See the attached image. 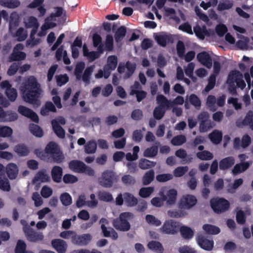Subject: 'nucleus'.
I'll use <instances>...</instances> for the list:
<instances>
[{
	"label": "nucleus",
	"mask_w": 253,
	"mask_h": 253,
	"mask_svg": "<svg viewBox=\"0 0 253 253\" xmlns=\"http://www.w3.org/2000/svg\"><path fill=\"white\" fill-rule=\"evenodd\" d=\"M196 156L200 160L205 161L211 160L213 157V154L207 150L199 152L197 153Z\"/></svg>",
	"instance_id": "obj_46"
},
{
	"label": "nucleus",
	"mask_w": 253,
	"mask_h": 253,
	"mask_svg": "<svg viewBox=\"0 0 253 253\" xmlns=\"http://www.w3.org/2000/svg\"><path fill=\"white\" fill-rule=\"evenodd\" d=\"M26 247V244L24 241L18 240L14 250L15 253H24Z\"/></svg>",
	"instance_id": "obj_61"
},
{
	"label": "nucleus",
	"mask_w": 253,
	"mask_h": 253,
	"mask_svg": "<svg viewBox=\"0 0 253 253\" xmlns=\"http://www.w3.org/2000/svg\"><path fill=\"white\" fill-rule=\"evenodd\" d=\"M126 67L127 69V71L125 75V78L128 79L129 78L134 72L136 69V65L128 61L126 62Z\"/></svg>",
	"instance_id": "obj_51"
},
{
	"label": "nucleus",
	"mask_w": 253,
	"mask_h": 253,
	"mask_svg": "<svg viewBox=\"0 0 253 253\" xmlns=\"http://www.w3.org/2000/svg\"><path fill=\"white\" fill-rule=\"evenodd\" d=\"M59 198L62 204L64 206H70L72 203V197L68 193L61 194Z\"/></svg>",
	"instance_id": "obj_48"
},
{
	"label": "nucleus",
	"mask_w": 253,
	"mask_h": 253,
	"mask_svg": "<svg viewBox=\"0 0 253 253\" xmlns=\"http://www.w3.org/2000/svg\"><path fill=\"white\" fill-rule=\"evenodd\" d=\"M26 54L24 52L13 50L9 57V61H17L23 60L26 58Z\"/></svg>",
	"instance_id": "obj_32"
},
{
	"label": "nucleus",
	"mask_w": 253,
	"mask_h": 253,
	"mask_svg": "<svg viewBox=\"0 0 253 253\" xmlns=\"http://www.w3.org/2000/svg\"><path fill=\"white\" fill-rule=\"evenodd\" d=\"M235 164V159L233 157L229 156L222 159L219 163L220 170H225L231 168Z\"/></svg>",
	"instance_id": "obj_16"
},
{
	"label": "nucleus",
	"mask_w": 253,
	"mask_h": 253,
	"mask_svg": "<svg viewBox=\"0 0 253 253\" xmlns=\"http://www.w3.org/2000/svg\"><path fill=\"white\" fill-rule=\"evenodd\" d=\"M147 247L148 249L157 253H163L164 250L162 244L156 241H150L147 244Z\"/></svg>",
	"instance_id": "obj_28"
},
{
	"label": "nucleus",
	"mask_w": 253,
	"mask_h": 253,
	"mask_svg": "<svg viewBox=\"0 0 253 253\" xmlns=\"http://www.w3.org/2000/svg\"><path fill=\"white\" fill-rule=\"evenodd\" d=\"M180 232L182 237L185 239H190L194 236V231L191 228L186 226L180 228Z\"/></svg>",
	"instance_id": "obj_37"
},
{
	"label": "nucleus",
	"mask_w": 253,
	"mask_h": 253,
	"mask_svg": "<svg viewBox=\"0 0 253 253\" xmlns=\"http://www.w3.org/2000/svg\"><path fill=\"white\" fill-rule=\"evenodd\" d=\"M203 228L209 234L216 235L220 232V229L219 227L209 224H204Z\"/></svg>",
	"instance_id": "obj_42"
},
{
	"label": "nucleus",
	"mask_w": 253,
	"mask_h": 253,
	"mask_svg": "<svg viewBox=\"0 0 253 253\" xmlns=\"http://www.w3.org/2000/svg\"><path fill=\"white\" fill-rule=\"evenodd\" d=\"M156 165V162L151 161L145 158H141L138 163L139 168L143 170L150 169L154 168Z\"/></svg>",
	"instance_id": "obj_25"
},
{
	"label": "nucleus",
	"mask_w": 253,
	"mask_h": 253,
	"mask_svg": "<svg viewBox=\"0 0 253 253\" xmlns=\"http://www.w3.org/2000/svg\"><path fill=\"white\" fill-rule=\"evenodd\" d=\"M0 189L3 191L9 192L11 189L9 181L5 174L0 173Z\"/></svg>",
	"instance_id": "obj_33"
},
{
	"label": "nucleus",
	"mask_w": 253,
	"mask_h": 253,
	"mask_svg": "<svg viewBox=\"0 0 253 253\" xmlns=\"http://www.w3.org/2000/svg\"><path fill=\"white\" fill-rule=\"evenodd\" d=\"M186 137L183 135L174 136L171 140V143L174 146H180L186 142Z\"/></svg>",
	"instance_id": "obj_57"
},
{
	"label": "nucleus",
	"mask_w": 253,
	"mask_h": 253,
	"mask_svg": "<svg viewBox=\"0 0 253 253\" xmlns=\"http://www.w3.org/2000/svg\"><path fill=\"white\" fill-rule=\"evenodd\" d=\"M41 180L42 182H48L50 181V177L44 172L39 171L35 176L33 181L34 182Z\"/></svg>",
	"instance_id": "obj_45"
},
{
	"label": "nucleus",
	"mask_w": 253,
	"mask_h": 253,
	"mask_svg": "<svg viewBox=\"0 0 253 253\" xmlns=\"http://www.w3.org/2000/svg\"><path fill=\"white\" fill-rule=\"evenodd\" d=\"M145 219L148 223L156 226H159L162 223L161 221L159 219H157L155 216L152 215H146Z\"/></svg>",
	"instance_id": "obj_62"
},
{
	"label": "nucleus",
	"mask_w": 253,
	"mask_h": 253,
	"mask_svg": "<svg viewBox=\"0 0 253 253\" xmlns=\"http://www.w3.org/2000/svg\"><path fill=\"white\" fill-rule=\"evenodd\" d=\"M210 204L214 212L218 214L225 212L230 208L229 201L223 198H212Z\"/></svg>",
	"instance_id": "obj_4"
},
{
	"label": "nucleus",
	"mask_w": 253,
	"mask_h": 253,
	"mask_svg": "<svg viewBox=\"0 0 253 253\" xmlns=\"http://www.w3.org/2000/svg\"><path fill=\"white\" fill-rule=\"evenodd\" d=\"M216 77L215 75L211 74L208 79V84L205 88V91L206 92H209L212 89L215 84L216 82Z\"/></svg>",
	"instance_id": "obj_58"
},
{
	"label": "nucleus",
	"mask_w": 253,
	"mask_h": 253,
	"mask_svg": "<svg viewBox=\"0 0 253 253\" xmlns=\"http://www.w3.org/2000/svg\"><path fill=\"white\" fill-rule=\"evenodd\" d=\"M233 6V2L229 0H226L224 2H220L218 3L217 9L219 11H222L224 10H228L231 8Z\"/></svg>",
	"instance_id": "obj_55"
},
{
	"label": "nucleus",
	"mask_w": 253,
	"mask_h": 253,
	"mask_svg": "<svg viewBox=\"0 0 253 253\" xmlns=\"http://www.w3.org/2000/svg\"><path fill=\"white\" fill-rule=\"evenodd\" d=\"M5 94L11 101H15L17 96L16 89L11 87L5 90Z\"/></svg>",
	"instance_id": "obj_64"
},
{
	"label": "nucleus",
	"mask_w": 253,
	"mask_h": 253,
	"mask_svg": "<svg viewBox=\"0 0 253 253\" xmlns=\"http://www.w3.org/2000/svg\"><path fill=\"white\" fill-rule=\"evenodd\" d=\"M159 195L163 198V201H166L167 205L171 206L176 202L177 191L175 189H170L166 191L163 188L160 191Z\"/></svg>",
	"instance_id": "obj_5"
},
{
	"label": "nucleus",
	"mask_w": 253,
	"mask_h": 253,
	"mask_svg": "<svg viewBox=\"0 0 253 253\" xmlns=\"http://www.w3.org/2000/svg\"><path fill=\"white\" fill-rule=\"evenodd\" d=\"M63 174V169L61 167L55 166L53 167L51 170V175L53 181L56 183L61 181Z\"/></svg>",
	"instance_id": "obj_17"
},
{
	"label": "nucleus",
	"mask_w": 253,
	"mask_h": 253,
	"mask_svg": "<svg viewBox=\"0 0 253 253\" xmlns=\"http://www.w3.org/2000/svg\"><path fill=\"white\" fill-rule=\"evenodd\" d=\"M18 112L22 115L30 118L32 121L38 123L39 121V117L37 114L31 109L20 105L18 108Z\"/></svg>",
	"instance_id": "obj_11"
},
{
	"label": "nucleus",
	"mask_w": 253,
	"mask_h": 253,
	"mask_svg": "<svg viewBox=\"0 0 253 253\" xmlns=\"http://www.w3.org/2000/svg\"><path fill=\"white\" fill-rule=\"evenodd\" d=\"M13 37L17 38L19 42L24 41L27 37V32L23 27H20L15 32Z\"/></svg>",
	"instance_id": "obj_44"
},
{
	"label": "nucleus",
	"mask_w": 253,
	"mask_h": 253,
	"mask_svg": "<svg viewBox=\"0 0 253 253\" xmlns=\"http://www.w3.org/2000/svg\"><path fill=\"white\" fill-rule=\"evenodd\" d=\"M98 197L99 200L102 201L110 202L113 201L112 195L106 191H103L99 192Z\"/></svg>",
	"instance_id": "obj_50"
},
{
	"label": "nucleus",
	"mask_w": 253,
	"mask_h": 253,
	"mask_svg": "<svg viewBox=\"0 0 253 253\" xmlns=\"http://www.w3.org/2000/svg\"><path fill=\"white\" fill-rule=\"evenodd\" d=\"M51 244L57 253H66L68 245L64 240L60 239H55L51 241Z\"/></svg>",
	"instance_id": "obj_13"
},
{
	"label": "nucleus",
	"mask_w": 253,
	"mask_h": 253,
	"mask_svg": "<svg viewBox=\"0 0 253 253\" xmlns=\"http://www.w3.org/2000/svg\"><path fill=\"white\" fill-rule=\"evenodd\" d=\"M198 61L203 66L208 69L211 68L212 65V59L210 54L206 51H202L197 55Z\"/></svg>",
	"instance_id": "obj_12"
},
{
	"label": "nucleus",
	"mask_w": 253,
	"mask_h": 253,
	"mask_svg": "<svg viewBox=\"0 0 253 253\" xmlns=\"http://www.w3.org/2000/svg\"><path fill=\"white\" fill-rule=\"evenodd\" d=\"M27 240L32 243L42 242L44 239V235L41 232H38L31 228L24 233Z\"/></svg>",
	"instance_id": "obj_8"
},
{
	"label": "nucleus",
	"mask_w": 253,
	"mask_h": 253,
	"mask_svg": "<svg viewBox=\"0 0 253 253\" xmlns=\"http://www.w3.org/2000/svg\"><path fill=\"white\" fill-rule=\"evenodd\" d=\"M92 236L89 233L78 235L76 233L72 236V243L80 246H86L91 241Z\"/></svg>",
	"instance_id": "obj_7"
},
{
	"label": "nucleus",
	"mask_w": 253,
	"mask_h": 253,
	"mask_svg": "<svg viewBox=\"0 0 253 253\" xmlns=\"http://www.w3.org/2000/svg\"><path fill=\"white\" fill-rule=\"evenodd\" d=\"M156 100L157 103L160 105L159 107L165 109V108L167 109L171 108V100H169L164 95L162 94L158 95Z\"/></svg>",
	"instance_id": "obj_26"
},
{
	"label": "nucleus",
	"mask_w": 253,
	"mask_h": 253,
	"mask_svg": "<svg viewBox=\"0 0 253 253\" xmlns=\"http://www.w3.org/2000/svg\"><path fill=\"white\" fill-rule=\"evenodd\" d=\"M154 191L153 187H142L139 190V195L141 197L146 198L149 197Z\"/></svg>",
	"instance_id": "obj_54"
},
{
	"label": "nucleus",
	"mask_w": 253,
	"mask_h": 253,
	"mask_svg": "<svg viewBox=\"0 0 253 253\" xmlns=\"http://www.w3.org/2000/svg\"><path fill=\"white\" fill-rule=\"evenodd\" d=\"M14 152L20 157H24L29 155L30 150L24 144H18L14 148Z\"/></svg>",
	"instance_id": "obj_23"
},
{
	"label": "nucleus",
	"mask_w": 253,
	"mask_h": 253,
	"mask_svg": "<svg viewBox=\"0 0 253 253\" xmlns=\"http://www.w3.org/2000/svg\"><path fill=\"white\" fill-rule=\"evenodd\" d=\"M18 119V115L15 112L12 111H4L0 107V122H12Z\"/></svg>",
	"instance_id": "obj_15"
},
{
	"label": "nucleus",
	"mask_w": 253,
	"mask_h": 253,
	"mask_svg": "<svg viewBox=\"0 0 253 253\" xmlns=\"http://www.w3.org/2000/svg\"><path fill=\"white\" fill-rule=\"evenodd\" d=\"M118 59L117 56L115 55H111L108 57L107 63L105 65L108 68L111 70H114L117 66Z\"/></svg>",
	"instance_id": "obj_52"
},
{
	"label": "nucleus",
	"mask_w": 253,
	"mask_h": 253,
	"mask_svg": "<svg viewBox=\"0 0 253 253\" xmlns=\"http://www.w3.org/2000/svg\"><path fill=\"white\" fill-rule=\"evenodd\" d=\"M190 103L196 109H199L201 106V101L199 97L195 94H192L189 98Z\"/></svg>",
	"instance_id": "obj_59"
},
{
	"label": "nucleus",
	"mask_w": 253,
	"mask_h": 253,
	"mask_svg": "<svg viewBox=\"0 0 253 253\" xmlns=\"http://www.w3.org/2000/svg\"><path fill=\"white\" fill-rule=\"evenodd\" d=\"M52 129L56 135L60 138L65 137V132L64 129L60 125L58 124L57 120H52L51 122Z\"/></svg>",
	"instance_id": "obj_24"
},
{
	"label": "nucleus",
	"mask_w": 253,
	"mask_h": 253,
	"mask_svg": "<svg viewBox=\"0 0 253 253\" xmlns=\"http://www.w3.org/2000/svg\"><path fill=\"white\" fill-rule=\"evenodd\" d=\"M20 4L18 0H0V5L9 8H15Z\"/></svg>",
	"instance_id": "obj_35"
},
{
	"label": "nucleus",
	"mask_w": 253,
	"mask_h": 253,
	"mask_svg": "<svg viewBox=\"0 0 253 253\" xmlns=\"http://www.w3.org/2000/svg\"><path fill=\"white\" fill-rule=\"evenodd\" d=\"M253 122V112L249 110L246 114L244 120L241 122H237V126H249Z\"/></svg>",
	"instance_id": "obj_36"
},
{
	"label": "nucleus",
	"mask_w": 253,
	"mask_h": 253,
	"mask_svg": "<svg viewBox=\"0 0 253 253\" xmlns=\"http://www.w3.org/2000/svg\"><path fill=\"white\" fill-rule=\"evenodd\" d=\"M101 228L104 237H111L113 240H116L118 238V233L113 228H110L109 230H108L104 224H101Z\"/></svg>",
	"instance_id": "obj_29"
},
{
	"label": "nucleus",
	"mask_w": 253,
	"mask_h": 253,
	"mask_svg": "<svg viewBox=\"0 0 253 253\" xmlns=\"http://www.w3.org/2000/svg\"><path fill=\"white\" fill-rule=\"evenodd\" d=\"M119 180V176L113 170L106 169L98 178V184L103 188H110L117 184Z\"/></svg>",
	"instance_id": "obj_2"
},
{
	"label": "nucleus",
	"mask_w": 253,
	"mask_h": 253,
	"mask_svg": "<svg viewBox=\"0 0 253 253\" xmlns=\"http://www.w3.org/2000/svg\"><path fill=\"white\" fill-rule=\"evenodd\" d=\"M6 172L9 179H15L18 174V169L17 165L14 163H10L6 166Z\"/></svg>",
	"instance_id": "obj_20"
},
{
	"label": "nucleus",
	"mask_w": 253,
	"mask_h": 253,
	"mask_svg": "<svg viewBox=\"0 0 253 253\" xmlns=\"http://www.w3.org/2000/svg\"><path fill=\"white\" fill-rule=\"evenodd\" d=\"M133 217L132 213L130 212H124L120 213L119 216L113 220V226L117 230L126 232L131 227L129 220Z\"/></svg>",
	"instance_id": "obj_3"
},
{
	"label": "nucleus",
	"mask_w": 253,
	"mask_h": 253,
	"mask_svg": "<svg viewBox=\"0 0 253 253\" xmlns=\"http://www.w3.org/2000/svg\"><path fill=\"white\" fill-rule=\"evenodd\" d=\"M197 203L196 198L192 195L183 196L179 202V208L189 210L193 207Z\"/></svg>",
	"instance_id": "obj_6"
},
{
	"label": "nucleus",
	"mask_w": 253,
	"mask_h": 253,
	"mask_svg": "<svg viewBox=\"0 0 253 253\" xmlns=\"http://www.w3.org/2000/svg\"><path fill=\"white\" fill-rule=\"evenodd\" d=\"M173 175L171 173L160 174L156 176V179L159 182H165L171 180Z\"/></svg>",
	"instance_id": "obj_63"
},
{
	"label": "nucleus",
	"mask_w": 253,
	"mask_h": 253,
	"mask_svg": "<svg viewBox=\"0 0 253 253\" xmlns=\"http://www.w3.org/2000/svg\"><path fill=\"white\" fill-rule=\"evenodd\" d=\"M13 133L12 129L8 126H0V137H9Z\"/></svg>",
	"instance_id": "obj_49"
},
{
	"label": "nucleus",
	"mask_w": 253,
	"mask_h": 253,
	"mask_svg": "<svg viewBox=\"0 0 253 253\" xmlns=\"http://www.w3.org/2000/svg\"><path fill=\"white\" fill-rule=\"evenodd\" d=\"M69 168L74 172L81 173L85 164L80 160H72L69 163Z\"/></svg>",
	"instance_id": "obj_19"
},
{
	"label": "nucleus",
	"mask_w": 253,
	"mask_h": 253,
	"mask_svg": "<svg viewBox=\"0 0 253 253\" xmlns=\"http://www.w3.org/2000/svg\"><path fill=\"white\" fill-rule=\"evenodd\" d=\"M94 68V66L93 65L87 67L84 71L83 76H82L81 79L86 85L90 83L91 76L93 72Z\"/></svg>",
	"instance_id": "obj_31"
},
{
	"label": "nucleus",
	"mask_w": 253,
	"mask_h": 253,
	"mask_svg": "<svg viewBox=\"0 0 253 253\" xmlns=\"http://www.w3.org/2000/svg\"><path fill=\"white\" fill-rule=\"evenodd\" d=\"M229 75H232L233 80L236 83L238 88L243 89L246 86V84L243 80V74L239 71L234 70L229 72Z\"/></svg>",
	"instance_id": "obj_14"
},
{
	"label": "nucleus",
	"mask_w": 253,
	"mask_h": 253,
	"mask_svg": "<svg viewBox=\"0 0 253 253\" xmlns=\"http://www.w3.org/2000/svg\"><path fill=\"white\" fill-rule=\"evenodd\" d=\"M51 156L53 162L57 164H60L62 163L65 159V157L63 153L60 149L55 153L52 154Z\"/></svg>",
	"instance_id": "obj_56"
},
{
	"label": "nucleus",
	"mask_w": 253,
	"mask_h": 253,
	"mask_svg": "<svg viewBox=\"0 0 253 253\" xmlns=\"http://www.w3.org/2000/svg\"><path fill=\"white\" fill-rule=\"evenodd\" d=\"M130 94L131 95H135L137 101L140 102L146 97L147 93L144 90L131 89Z\"/></svg>",
	"instance_id": "obj_47"
},
{
	"label": "nucleus",
	"mask_w": 253,
	"mask_h": 253,
	"mask_svg": "<svg viewBox=\"0 0 253 253\" xmlns=\"http://www.w3.org/2000/svg\"><path fill=\"white\" fill-rule=\"evenodd\" d=\"M159 145L160 143L156 142L155 145L146 148L143 152L144 157L147 158H154L156 156L158 153Z\"/></svg>",
	"instance_id": "obj_21"
},
{
	"label": "nucleus",
	"mask_w": 253,
	"mask_h": 253,
	"mask_svg": "<svg viewBox=\"0 0 253 253\" xmlns=\"http://www.w3.org/2000/svg\"><path fill=\"white\" fill-rule=\"evenodd\" d=\"M227 84H228V90L232 95H236L237 94L236 87L235 85L234 81L233 80L232 75L228 74Z\"/></svg>",
	"instance_id": "obj_53"
},
{
	"label": "nucleus",
	"mask_w": 253,
	"mask_h": 253,
	"mask_svg": "<svg viewBox=\"0 0 253 253\" xmlns=\"http://www.w3.org/2000/svg\"><path fill=\"white\" fill-rule=\"evenodd\" d=\"M97 144L93 140L88 141L84 146L85 152L86 154H94L96 152Z\"/></svg>",
	"instance_id": "obj_38"
},
{
	"label": "nucleus",
	"mask_w": 253,
	"mask_h": 253,
	"mask_svg": "<svg viewBox=\"0 0 253 253\" xmlns=\"http://www.w3.org/2000/svg\"><path fill=\"white\" fill-rule=\"evenodd\" d=\"M196 240L198 245L202 249L208 251L212 250L214 245V242L212 240L208 239L202 234L198 235Z\"/></svg>",
	"instance_id": "obj_10"
},
{
	"label": "nucleus",
	"mask_w": 253,
	"mask_h": 253,
	"mask_svg": "<svg viewBox=\"0 0 253 253\" xmlns=\"http://www.w3.org/2000/svg\"><path fill=\"white\" fill-rule=\"evenodd\" d=\"M162 232L167 234H174L178 230V223L172 220L165 222L161 228Z\"/></svg>",
	"instance_id": "obj_9"
},
{
	"label": "nucleus",
	"mask_w": 253,
	"mask_h": 253,
	"mask_svg": "<svg viewBox=\"0 0 253 253\" xmlns=\"http://www.w3.org/2000/svg\"><path fill=\"white\" fill-rule=\"evenodd\" d=\"M155 40L159 45L165 47L168 43L172 42V39L170 36L164 34L156 36L155 37Z\"/></svg>",
	"instance_id": "obj_30"
},
{
	"label": "nucleus",
	"mask_w": 253,
	"mask_h": 253,
	"mask_svg": "<svg viewBox=\"0 0 253 253\" xmlns=\"http://www.w3.org/2000/svg\"><path fill=\"white\" fill-rule=\"evenodd\" d=\"M126 27L122 26L116 31L114 35L115 41L117 42L121 41L126 36Z\"/></svg>",
	"instance_id": "obj_40"
},
{
	"label": "nucleus",
	"mask_w": 253,
	"mask_h": 253,
	"mask_svg": "<svg viewBox=\"0 0 253 253\" xmlns=\"http://www.w3.org/2000/svg\"><path fill=\"white\" fill-rule=\"evenodd\" d=\"M20 90L24 100L35 106L39 107L41 105L39 99L42 92L41 85L37 79L30 76L27 81L20 86Z\"/></svg>",
	"instance_id": "obj_1"
},
{
	"label": "nucleus",
	"mask_w": 253,
	"mask_h": 253,
	"mask_svg": "<svg viewBox=\"0 0 253 253\" xmlns=\"http://www.w3.org/2000/svg\"><path fill=\"white\" fill-rule=\"evenodd\" d=\"M188 170L187 166H180L176 168L173 170V175L175 177H179L183 176Z\"/></svg>",
	"instance_id": "obj_60"
},
{
	"label": "nucleus",
	"mask_w": 253,
	"mask_h": 253,
	"mask_svg": "<svg viewBox=\"0 0 253 253\" xmlns=\"http://www.w3.org/2000/svg\"><path fill=\"white\" fill-rule=\"evenodd\" d=\"M60 149L58 148V145L54 142H49L46 146L44 151L45 153L47 155H51L53 153L56 152Z\"/></svg>",
	"instance_id": "obj_43"
},
{
	"label": "nucleus",
	"mask_w": 253,
	"mask_h": 253,
	"mask_svg": "<svg viewBox=\"0 0 253 253\" xmlns=\"http://www.w3.org/2000/svg\"><path fill=\"white\" fill-rule=\"evenodd\" d=\"M30 132L35 136L41 137L43 135V131L41 127L37 125L31 124L29 126Z\"/></svg>",
	"instance_id": "obj_41"
},
{
	"label": "nucleus",
	"mask_w": 253,
	"mask_h": 253,
	"mask_svg": "<svg viewBox=\"0 0 253 253\" xmlns=\"http://www.w3.org/2000/svg\"><path fill=\"white\" fill-rule=\"evenodd\" d=\"M85 68V64L83 62L78 63L74 70V75L77 81H80L82 78V74Z\"/></svg>",
	"instance_id": "obj_39"
},
{
	"label": "nucleus",
	"mask_w": 253,
	"mask_h": 253,
	"mask_svg": "<svg viewBox=\"0 0 253 253\" xmlns=\"http://www.w3.org/2000/svg\"><path fill=\"white\" fill-rule=\"evenodd\" d=\"M19 16L16 12H13L10 14L9 31L11 33H13V31L19 26Z\"/></svg>",
	"instance_id": "obj_18"
},
{
	"label": "nucleus",
	"mask_w": 253,
	"mask_h": 253,
	"mask_svg": "<svg viewBox=\"0 0 253 253\" xmlns=\"http://www.w3.org/2000/svg\"><path fill=\"white\" fill-rule=\"evenodd\" d=\"M209 138L215 144L220 143L222 138V133L218 130H214L209 134Z\"/></svg>",
	"instance_id": "obj_34"
},
{
	"label": "nucleus",
	"mask_w": 253,
	"mask_h": 253,
	"mask_svg": "<svg viewBox=\"0 0 253 253\" xmlns=\"http://www.w3.org/2000/svg\"><path fill=\"white\" fill-rule=\"evenodd\" d=\"M155 178V171L154 169H150L147 171L142 178V183L144 185L150 184Z\"/></svg>",
	"instance_id": "obj_27"
},
{
	"label": "nucleus",
	"mask_w": 253,
	"mask_h": 253,
	"mask_svg": "<svg viewBox=\"0 0 253 253\" xmlns=\"http://www.w3.org/2000/svg\"><path fill=\"white\" fill-rule=\"evenodd\" d=\"M123 196L125 204L127 207H132L137 204V199L132 194L128 192H125L124 193Z\"/></svg>",
	"instance_id": "obj_22"
}]
</instances>
